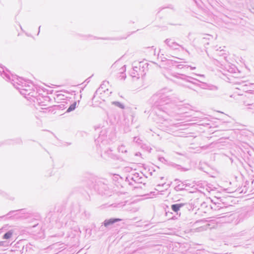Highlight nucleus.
<instances>
[{"instance_id": "nucleus-1", "label": "nucleus", "mask_w": 254, "mask_h": 254, "mask_svg": "<svg viewBox=\"0 0 254 254\" xmlns=\"http://www.w3.org/2000/svg\"><path fill=\"white\" fill-rule=\"evenodd\" d=\"M0 74L1 75V76L3 78H6V80H7V81H10L11 83V84L14 86H15V84H14V79L13 78L14 77H13V75H11V76H12V79L10 78V75H9V74L7 73H6L3 70H2V71L1 72L0 70Z\"/></svg>"}, {"instance_id": "nucleus-2", "label": "nucleus", "mask_w": 254, "mask_h": 254, "mask_svg": "<svg viewBox=\"0 0 254 254\" xmlns=\"http://www.w3.org/2000/svg\"><path fill=\"white\" fill-rule=\"evenodd\" d=\"M120 219H111L109 220H107L104 221V226L105 227H107L110 225L113 224L114 223L120 221Z\"/></svg>"}, {"instance_id": "nucleus-3", "label": "nucleus", "mask_w": 254, "mask_h": 254, "mask_svg": "<svg viewBox=\"0 0 254 254\" xmlns=\"http://www.w3.org/2000/svg\"><path fill=\"white\" fill-rule=\"evenodd\" d=\"M184 206V204L183 203H181V204H173L172 206H171V208H172V209L174 211V212H177L180 209Z\"/></svg>"}, {"instance_id": "nucleus-4", "label": "nucleus", "mask_w": 254, "mask_h": 254, "mask_svg": "<svg viewBox=\"0 0 254 254\" xmlns=\"http://www.w3.org/2000/svg\"><path fill=\"white\" fill-rule=\"evenodd\" d=\"M12 236V233L10 231H8L5 233L3 236V239H8Z\"/></svg>"}, {"instance_id": "nucleus-5", "label": "nucleus", "mask_w": 254, "mask_h": 254, "mask_svg": "<svg viewBox=\"0 0 254 254\" xmlns=\"http://www.w3.org/2000/svg\"><path fill=\"white\" fill-rule=\"evenodd\" d=\"M76 102H74L73 104H72V105H71L70 106V107L68 108V109H67V111L68 112H69L70 111H73V110L75 109V107H76Z\"/></svg>"}, {"instance_id": "nucleus-6", "label": "nucleus", "mask_w": 254, "mask_h": 254, "mask_svg": "<svg viewBox=\"0 0 254 254\" xmlns=\"http://www.w3.org/2000/svg\"><path fill=\"white\" fill-rule=\"evenodd\" d=\"M3 242H0V245H1V246H3Z\"/></svg>"}]
</instances>
